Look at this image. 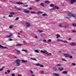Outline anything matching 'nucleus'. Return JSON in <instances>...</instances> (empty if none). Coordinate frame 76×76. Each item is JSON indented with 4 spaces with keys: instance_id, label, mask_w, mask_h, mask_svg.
<instances>
[{
    "instance_id": "1",
    "label": "nucleus",
    "mask_w": 76,
    "mask_h": 76,
    "mask_svg": "<svg viewBox=\"0 0 76 76\" xmlns=\"http://www.w3.org/2000/svg\"><path fill=\"white\" fill-rule=\"evenodd\" d=\"M68 15L69 16H72L73 17L76 18V14L69 13L68 14Z\"/></svg>"
},
{
    "instance_id": "2",
    "label": "nucleus",
    "mask_w": 76,
    "mask_h": 76,
    "mask_svg": "<svg viewBox=\"0 0 76 76\" xmlns=\"http://www.w3.org/2000/svg\"><path fill=\"white\" fill-rule=\"evenodd\" d=\"M56 9H59V8L57 6H55L52 8L51 10H56Z\"/></svg>"
},
{
    "instance_id": "3",
    "label": "nucleus",
    "mask_w": 76,
    "mask_h": 76,
    "mask_svg": "<svg viewBox=\"0 0 76 76\" xmlns=\"http://www.w3.org/2000/svg\"><path fill=\"white\" fill-rule=\"evenodd\" d=\"M14 65L15 66H20V63L18 62L15 63H14Z\"/></svg>"
},
{
    "instance_id": "4",
    "label": "nucleus",
    "mask_w": 76,
    "mask_h": 76,
    "mask_svg": "<svg viewBox=\"0 0 76 76\" xmlns=\"http://www.w3.org/2000/svg\"><path fill=\"white\" fill-rule=\"evenodd\" d=\"M0 48H3L4 49H8V48L2 46L1 45H0Z\"/></svg>"
},
{
    "instance_id": "5",
    "label": "nucleus",
    "mask_w": 76,
    "mask_h": 76,
    "mask_svg": "<svg viewBox=\"0 0 76 76\" xmlns=\"http://www.w3.org/2000/svg\"><path fill=\"white\" fill-rule=\"evenodd\" d=\"M76 0H71L70 1V3L71 4H73L75 2H76Z\"/></svg>"
},
{
    "instance_id": "6",
    "label": "nucleus",
    "mask_w": 76,
    "mask_h": 76,
    "mask_svg": "<svg viewBox=\"0 0 76 76\" xmlns=\"http://www.w3.org/2000/svg\"><path fill=\"white\" fill-rule=\"evenodd\" d=\"M69 55H70L67 54H64L65 57H66V58H68V57H69Z\"/></svg>"
},
{
    "instance_id": "7",
    "label": "nucleus",
    "mask_w": 76,
    "mask_h": 76,
    "mask_svg": "<svg viewBox=\"0 0 76 76\" xmlns=\"http://www.w3.org/2000/svg\"><path fill=\"white\" fill-rule=\"evenodd\" d=\"M23 12L24 13H29V11H28V10H25L23 11Z\"/></svg>"
},
{
    "instance_id": "8",
    "label": "nucleus",
    "mask_w": 76,
    "mask_h": 76,
    "mask_svg": "<svg viewBox=\"0 0 76 76\" xmlns=\"http://www.w3.org/2000/svg\"><path fill=\"white\" fill-rule=\"evenodd\" d=\"M41 53H43L47 54V53H48V52L47 51V50L45 51V50H41Z\"/></svg>"
},
{
    "instance_id": "9",
    "label": "nucleus",
    "mask_w": 76,
    "mask_h": 76,
    "mask_svg": "<svg viewBox=\"0 0 76 76\" xmlns=\"http://www.w3.org/2000/svg\"><path fill=\"white\" fill-rule=\"evenodd\" d=\"M70 45H72V46H74V45H76V44L75 42H71L70 43Z\"/></svg>"
},
{
    "instance_id": "10",
    "label": "nucleus",
    "mask_w": 76,
    "mask_h": 76,
    "mask_svg": "<svg viewBox=\"0 0 76 76\" xmlns=\"http://www.w3.org/2000/svg\"><path fill=\"white\" fill-rule=\"evenodd\" d=\"M26 25L28 27V26H31V25L30 24V23H28V22H27L26 23Z\"/></svg>"
},
{
    "instance_id": "11",
    "label": "nucleus",
    "mask_w": 76,
    "mask_h": 76,
    "mask_svg": "<svg viewBox=\"0 0 76 76\" xmlns=\"http://www.w3.org/2000/svg\"><path fill=\"white\" fill-rule=\"evenodd\" d=\"M53 74L54 75V76H59V74H57L56 73H53Z\"/></svg>"
},
{
    "instance_id": "12",
    "label": "nucleus",
    "mask_w": 76,
    "mask_h": 76,
    "mask_svg": "<svg viewBox=\"0 0 76 76\" xmlns=\"http://www.w3.org/2000/svg\"><path fill=\"white\" fill-rule=\"evenodd\" d=\"M45 3H46V4H48L49 3H50V2L48 1H45Z\"/></svg>"
},
{
    "instance_id": "13",
    "label": "nucleus",
    "mask_w": 76,
    "mask_h": 76,
    "mask_svg": "<svg viewBox=\"0 0 76 76\" xmlns=\"http://www.w3.org/2000/svg\"><path fill=\"white\" fill-rule=\"evenodd\" d=\"M21 61H22V63H27L28 62V61L27 60H21Z\"/></svg>"
},
{
    "instance_id": "14",
    "label": "nucleus",
    "mask_w": 76,
    "mask_h": 76,
    "mask_svg": "<svg viewBox=\"0 0 76 76\" xmlns=\"http://www.w3.org/2000/svg\"><path fill=\"white\" fill-rule=\"evenodd\" d=\"M68 73V72L67 71H64L62 72V73L64 74H67Z\"/></svg>"
},
{
    "instance_id": "15",
    "label": "nucleus",
    "mask_w": 76,
    "mask_h": 76,
    "mask_svg": "<svg viewBox=\"0 0 76 76\" xmlns=\"http://www.w3.org/2000/svg\"><path fill=\"white\" fill-rule=\"evenodd\" d=\"M38 32L39 33H41V32H43V31L42 30H38Z\"/></svg>"
},
{
    "instance_id": "16",
    "label": "nucleus",
    "mask_w": 76,
    "mask_h": 76,
    "mask_svg": "<svg viewBox=\"0 0 76 76\" xmlns=\"http://www.w3.org/2000/svg\"><path fill=\"white\" fill-rule=\"evenodd\" d=\"M22 51H24L25 52V53L28 52V50H26L23 49L22 50Z\"/></svg>"
},
{
    "instance_id": "17",
    "label": "nucleus",
    "mask_w": 76,
    "mask_h": 76,
    "mask_svg": "<svg viewBox=\"0 0 76 76\" xmlns=\"http://www.w3.org/2000/svg\"><path fill=\"white\" fill-rule=\"evenodd\" d=\"M16 61L17 63H19L20 61V59H17L16 60Z\"/></svg>"
},
{
    "instance_id": "18",
    "label": "nucleus",
    "mask_w": 76,
    "mask_h": 76,
    "mask_svg": "<svg viewBox=\"0 0 76 76\" xmlns=\"http://www.w3.org/2000/svg\"><path fill=\"white\" fill-rule=\"evenodd\" d=\"M38 14H42L43 13V12H42L41 11H39L37 12Z\"/></svg>"
},
{
    "instance_id": "19",
    "label": "nucleus",
    "mask_w": 76,
    "mask_h": 76,
    "mask_svg": "<svg viewBox=\"0 0 76 76\" xmlns=\"http://www.w3.org/2000/svg\"><path fill=\"white\" fill-rule=\"evenodd\" d=\"M56 36L57 39H58L59 37H60V35H59L58 34H57L56 35Z\"/></svg>"
},
{
    "instance_id": "20",
    "label": "nucleus",
    "mask_w": 76,
    "mask_h": 76,
    "mask_svg": "<svg viewBox=\"0 0 76 76\" xmlns=\"http://www.w3.org/2000/svg\"><path fill=\"white\" fill-rule=\"evenodd\" d=\"M16 4H23V3L22 2H17Z\"/></svg>"
},
{
    "instance_id": "21",
    "label": "nucleus",
    "mask_w": 76,
    "mask_h": 76,
    "mask_svg": "<svg viewBox=\"0 0 76 76\" xmlns=\"http://www.w3.org/2000/svg\"><path fill=\"white\" fill-rule=\"evenodd\" d=\"M34 51L36 53H39V50H34Z\"/></svg>"
},
{
    "instance_id": "22",
    "label": "nucleus",
    "mask_w": 76,
    "mask_h": 76,
    "mask_svg": "<svg viewBox=\"0 0 76 76\" xmlns=\"http://www.w3.org/2000/svg\"><path fill=\"white\" fill-rule=\"evenodd\" d=\"M72 26H74V27H76V23H73L72 25Z\"/></svg>"
},
{
    "instance_id": "23",
    "label": "nucleus",
    "mask_w": 76,
    "mask_h": 76,
    "mask_svg": "<svg viewBox=\"0 0 76 76\" xmlns=\"http://www.w3.org/2000/svg\"><path fill=\"white\" fill-rule=\"evenodd\" d=\"M21 45H22V44H17L16 46H21Z\"/></svg>"
},
{
    "instance_id": "24",
    "label": "nucleus",
    "mask_w": 76,
    "mask_h": 76,
    "mask_svg": "<svg viewBox=\"0 0 76 76\" xmlns=\"http://www.w3.org/2000/svg\"><path fill=\"white\" fill-rule=\"evenodd\" d=\"M12 36V34H10L9 36H7V37H11Z\"/></svg>"
},
{
    "instance_id": "25",
    "label": "nucleus",
    "mask_w": 76,
    "mask_h": 76,
    "mask_svg": "<svg viewBox=\"0 0 76 76\" xmlns=\"http://www.w3.org/2000/svg\"><path fill=\"white\" fill-rule=\"evenodd\" d=\"M58 69H59L60 70V71H61V70H63V68H58Z\"/></svg>"
},
{
    "instance_id": "26",
    "label": "nucleus",
    "mask_w": 76,
    "mask_h": 76,
    "mask_svg": "<svg viewBox=\"0 0 76 76\" xmlns=\"http://www.w3.org/2000/svg\"><path fill=\"white\" fill-rule=\"evenodd\" d=\"M13 27H14V26H10L9 27V28L10 29H12V28H13Z\"/></svg>"
},
{
    "instance_id": "27",
    "label": "nucleus",
    "mask_w": 76,
    "mask_h": 76,
    "mask_svg": "<svg viewBox=\"0 0 76 76\" xmlns=\"http://www.w3.org/2000/svg\"><path fill=\"white\" fill-rule=\"evenodd\" d=\"M31 59L32 60H34V61H37V59H36V58H31Z\"/></svg>"
},
{
    "instance_id": "28",
    "label": "nucleus",
    "mask_w": 76,
    "mask_h": 76,
    "mask_svg": "<svg viewBox=\"0 0 76 76\" xmlns=\"http://www.w3.org/2000/svg\"><path fill=\"white\" fill-rule=\"evenodd\" d=\"M17 53H19V54H20V50H16Z\"/></svg>"
},
{
    "instance_id": "29",
    "label": "nucleus",
    "mask_w": 76,
    "mask_h": 76,
    "mask_svg": "<svg viewBox=\"0 0 76 76\" xmlns=\"http://www.w3.org/2000/svg\"><path fill=\"white\" fill-rule=\"evenodd\" d=\"M50 6L51 7H54V4H50Z\"/></svg>"
},
{
    "instance_id": "30",
    "label": "nucleus",
    "mask_w": 76,
    "mask_h": 76,
    "mask_svg": "<svg viewBox=\"0 0 76 76\" xmlns=\"http://www.w3.org/2000/svg\"><path fill=\"white\" fill-rule=\"evenodd\" d=\"M57 66L58 67H61V64H58L57 65Z\"/></svg>"
},
{
    "instance_id": "31",
    "label": "nucleus",
    "mask_w": 76,
    "mask_h": 76,
    "mask_svg": "<svg viewBox=\"0 0 76 76\" xmlns=\"http://www.w3.org/2000/svg\"><path fill=\"white\" fill-rule=\"evenodd\" d=\"M39 66L41 67H44V66L43 65H41V64H40Z\"/></svg>"
},
{
    "instance_id": "32",
    "label": "nucleus",
    "mask_w": 76,
    "mask_h": 76,
    "mask_svg": "<svg viewBox=\"0 0 76 76\" xmlns=\"http://www.w3.org/2000/svg\"><path fill=\"white\" fill-rule=\"evenodd\" d=\"M44 4L42 3H41L40 4V6H43V7H44Z\"/></svg>"
},
{
    "instance_id": "33",
    "label": "nucleus",
    "mask_w": 76,
    "mask_h": 76,
    "mask_svg": "<svg viewBox=\"0 0 76 76\" xmlns=\"http://www.w3.org/2000/svg\"><path fill=\"white\" fill-rule=\"evenodd\" d=\"M23 7H28V5H23Z\"/></svg>"
},
{
    "instance_id": "34",
    "label": "nucleus",
    "mask_w": 76,
    "mask_h": 76,
    "mask_svg": "<svg viewBox=\"0 0 76 76\" xmlns=\"http://www.w3.org/2000/svg\"><path fill=\"white\" fill-rule=\"evenodd\" d=\"M47 14H43L42 15V16H47Z\"/></svg>"
},
{
    "instance_id": "35",
    "label": "nucleus",
    "mask_w": 76,
    "mask_h": 76,
    "mask_svg": "<svg viewBox=\"0 0 76 76\" xmlns=\"http://www.w3.org/2000/svg\"><path fill=\"white\" fill-rule=\"evenodd\" d=\"M69 58H73V57H72V56H70L69 55Z\"/></svg>"
},
{
    "instance_id": "36",
    "label": "nucleus",
    "mask_w": 76,
    "mask_h": 76,
    "mask_svg": "<svg viewBox=\"0 0 76 76\" xmlns=\"http://www.w3.org/2000/svg\"><path fill=\"white\" fill-rule=\"evenodd\" d=\"M62 40H60V39H58L57 40V41H61V42H62Z\"/></svg>"
},
{
    "instance_id": "37",
    "label": "nucleus",
    "mask_w": 76,
    "mask_h": 76,
    "mask_svg": "<svg viewBox=\"0 0 76 76\" xmlns=\"http://www.w3.org/2000/svg\"><path fill=\"white\" fill-rule=\"evenodd\" d=\"M62 42H64V43H67V41H64L63 40H62Z\"/></svg>"
},
{
    "instance_id": "38",
    "label": "nucleus",
    "mask_w": 76,
    "mask_h": 76,
    "mask_svg": "<svg viewBox=\"0 0 76 76\" xmlns=\"http://www.w3.org/2000/svg\"><path fill=\"white\" fill-rule=\"evenodd\" d=\"M4 68V67H2L1 69H0V71H3V70Z\"/></svg>"
},
{
    "instance_id": "39",
    "label": "nucleus",
    "mask_w": 76,
    "mask_h": 76,
    "mask_svg": "<svg viewBox=\"0 0 76 76\" xmlns=\"http://www.w3.org/2000/svg\"><path fill=\"white\" fill-rule=\"evenodd\" d=\"M53 69L54 70H55V71H57V69L56 68H54Z\"/></svg>"
},
{
    "instance_id": "40",
    "label": "nucleus",
    "mask_w": 76,
    "mask_h": 76,
    "mask_svg": "<svg viewBox=\"0 0 76 76\" xmlns=\"http://www.w3.org/2000/svg\"><path fill=\"white\" fill-rule=\"evenodd\" d=\"M36 66H39L40 64H36Z\"/></svg>"
},
{
    "instance_id": "41",
    "label": "nucleus",
    "mask_w": 76,
    "mask_h": 76,
    "mask_svg": "<svg viewBox=\"0 0 76 76\" xmlns=\"http://www.w3.org/2000/svg\"><path fill=\"white\" fill-rule=\"evenodd\" d=\"M8 16L10 18H11V17H13V15H9Z\"/></svg>"
},
{
    "instance_id": "42",
    "label": "nucleus",
    "mask_w": 76,
    "mask_h": 76,
    "mask_svg": "<svg viewBox=\"0 0 76 76\" xmlns=\"http://www.w3.org/2000/svg\"><path fill=\"white\" fill-rule=\"evenodd\" d=\"M10 15H14V14H15V12H11L10 13Z\"/></svg>"
},
{
    "instance_id": "43",
    "label": "nucleus",
    "mask_w": 76,
    "mask_h": 76,
    "mask_svg": "<svg viewBox=\"0 0 76 76\" xmlns=\"http://www.w3.org/2000/svg\"><path fill=\"white\" fill-rule=\"evenodd\" d=\"M19 19V17H17L15 19V20H18V19Z\"/></svg>"
},
{
    "instance_id": "44",
    "label": "nucleus",
    "mask_w": 76,
    "mask_h": 76,
    "mask_svg": "<svg viewBox=\"0 0 76 76\" xmlns=\"http://www.w3.org/2000/svg\"><path fill=\"white\" fill-rule=\"evenodd\" d=\"M62 60H63V61H66V59L63 58H62Z\"/></svg>"
},
{
    "instance_id": "45",
    "label": "nucleus",
    "mask_w": 76,
    "mask_h": 76,
    "mask_svg": "<svg viewBox=\"0 0 76 76\" xmlns=\"http://www.w3.org/2000/svg\"><path fill=\"white\" fill-rule=\"evenodd\" d=\"M9 41H13V40L11 39H8Z\"/></svg>"
},
{
    "instance_id": "46",
    "label": "nucleus",
    "mask_w": 76,
    "mask_h": 76,
    "mask_svg": "<svg viewBox=\"0 0 76 76\" xmlns=\"http://www.w3.org/2000/svg\"><path fill=\"white\" fill-rule=\"evenodd\" d=\"M71 65H73V66H76V64L75 63H72V64H71Z\"/></svg>"
},
{
    "instance_id": "47",
    "label": "nucleus",
    "mask_w": 76,
    "mask_h": 76,
    "mask_svg": "<svg viewBox=\"0 0 76 76\" xmlns=\"http://www.w3.org/2000/svg\"><path fill=\"white\" fill-rule=\"evenodd\" d=\"M15 76V74L14 73L12 74L11 75V76Z\"/></svg>"
},
{
    "instance_id": "48",
    "label": "nucleus",
    "mask_w": 76,
    "mask_h": 76,
    "mask_svg": "<svg viewBox=\"0 0 76 76\" xmlns=\"http://www.w3.org/2000/svg\"><path fill=\"white\" fill-rule=\"evenodd\" d=\"M31 13H32V14L35 13V12H34L33 11L31 12Z\"/></svg>"
},
{
    "instance_id": "49",
    "label": "nucleus",
    "mask_w": 76,
    "mask_h": 76,
    "mask_svg": "<svg viewBox=\"0 0 76 76\" xmlns=\"http://www.w3.org/2000/svg\"><path fill=\"white\" fill-rule=\"evenodd\" d=\"M48 41L49 42H51V39H49L48 40Z\"/></svg>"
},
{
    "instance_id": "50",
    "label": "nucleus",
    "mask_w": 76,
    "mask_h": 76,
    "mask_svg": "<svg viewBox=\"0 0 76 76\" xmlns=\"http://www.w3.org/2000/svg\"><path fill=\"white\" fill-rule=\"evenodd\" d=\"M30 73H31V74H32V73H33V72L31 70L30 71Z\"/></svg>"
},
{
    "instance_id": "51",
    "label": "nucleus",
    "mask_w": 76,
    "mask_h": 76,
    "mask_svg": "<svg viewBox=\"0 0 76 76\" xmlns=\"http://www.w3.org/2000/svg\"><path fill=\"white\" fill-rule=\"evenodd\" d=\"M58 26H60V27H61H61H62V26H61V24H59L58 25Z\"/></svg>"
},
{
    "instance_id": "52",
    "label": "nucleus",
    "mask_w": 76,
    "mask_h": 76,
    "mask_svg": "<svg viewBox=\"0 0 76 76\" xmlns=\"http://www.w3.org/2000/svg\"><path fill=\"white\" fill-rule=\"evenodd\" d=\"M47 55L48 56L51 55V53H49V54H47Z\"/></svg>"
},
{
    "instance_id": "53",
    "label": "nucleus",
    "mask_w": 76,
    "mask_h": 76,
    "mask_svg": "<svg viewBox=\"0 0 76 76\" xmlns=\"http://www.w3.org/2000/svg\"><path fill=\"white\" fill-rule=\"evenodd\" d=\"M7 72H8V73H10V70H8L7 71Z\"/></svg>"
},
{
    "instance_id": "54",
    "label": "nucleus",
    "mask_w": 76,
    "mask_h": 76,
    "mask_svg": "<svg viewBox=\"0 0 76 76\" xmlns=\"http://www.w3.org/2000/svg\"><path fill=\"white\" fill-rule=\"evenodd\" d=\"M71 53L72 54H74L75 53V52L73 51H71Z\"/></svg>"
},
{
    "instance_id": "55",
    "label": "nucleus",
    "mask_w": 76,
    "mask_h": 76,
    "mask_svg": "<svg viewBox=\"0 0 76 76\" xmlns=\"http://www.w3.org/2000/svg\"><path fill=\"white\" fill-rule=\"evenodd\" d=\"M72 32L73 33H75L76 32L75 31H72Z\"/></svg>"
},
{
    "instance_id": "56",
    "label": "nucleus",
    "mask_w": 76,
    "mask_h": 76,
    "mask_svg": "<svg viewBox=\"0 0 76 76\" xmlns=\"http://www.w3.org/2000/svg\"><path fill=\"white\" fill-rule=\"evenodd\" d=\"M66 19H70V17H66Z\"/></svg>"
},
{
    "instance_id": "57",
    "label": "nucleus",
    "mask_w": 76,
    "mask_h": 76,
    "mask_svg": "<svg viewBox=\"0 0 76 76\" xmlns=\"http://www.w3.org/2000/svg\"><path fill=\"white\" fill-rule=\"evenodd\" d=\"M34 37L35 38H36V39H37V38H38V37L37 36H35Z\"/></svg>"
},
{
    "instance_id": "58",
    "label": "nucleus",
    "mask_w": 76,
    "mask_h": 76,
    "mask_svg": "<svg viewBox=\"0 0 76 76\" xmlns=\"http://www.w3.org/2000/svg\"><path fill=\"white\" fill-rule=\"evenodd\" d=\"M71 39H72V38H69L68 40H71Z\"/></svg>"
},
{
    "instance_id": "59",
    "label": "nucleus",
    "mask_w": 76,
    "mask_h": 76,
    "mask_svg": "<svg viewBox=\"0 0 76 76\" xmlns=\"http://www.w3.org/2000/svg\"><path fill=\"white\" fill-rule=\"evenodd\" d=\"M19 10H21V9L20 8H17Z\"/></svg>"
},
{
    "instance_id": "60",
    "label": "nucleus",
    "mask_w": 76,
    "mask_h": 76,
    "mask_svg": "<svg viewBox=\"0 0 76 76\" xmlns=\"http://www.w3.org/2000/svg\"><path fill=\"white\" fill-rule=\"evenodd\" d=\"M44 42H46V39H45L43 40Z\"/></svg>"
},
{
    "instance_id": "61",
    "label": "nucleus",
    "mask_w": 76,
    "mask_h": 76,
    "mask_svg": "<svg viewBox=\"0 0 76 76\" xmlns=\"http://www.w3.org/2000/svg\"><path fill=\"white\" fill-rule=\"evenodd\" d=\"M39 0H35V1H37V2H38V1H39Z\"/></svg>"
},
{
    "instance_id": "62",
    "label": "nucleus",
    "mask_w": 76,
    "mask_h": 76,
    "mask_svg": "<svg viewBox=\"0 0 76 76\" xmlns=\"http://www.w3.org/2000/svg\"><path fill=\"white\" fill-rule=\"evenodd\" d=\"M29 10H31L32 9V8H30L29 9Z\"/></svg>"
},
{
    "instance_id": "63",
    "label": "nucleus",
    "mask_w": 76,
    "mask_h": 76,
    "mask_svg": "<svg viewBox=\"0 0 76 76\" xmlns=\"http://www.w3.org/2000/svg\"><path fill=\"white\" fill-rule=\"evenodd\" d=\"M14 58H18V57H15Z\"/></svg>"
},
{
    "instance_id": "64",
    "label": "nucleus",
    "mask_w": 76,
    "mask_h": 76,
    "mask_svg": "<svg viewBox=\"0 0 76 76\" xmlns=\"http://www.w3.org/2000/svg\"><path fill=\"white\" fill-rule=\"evenodd\" d=\"M16 70V68H14L13 69V70Z\"/></svg>"
}]
</instances>
